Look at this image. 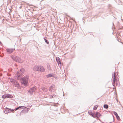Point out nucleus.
Here are the masks:
<instances>
[{"label": "nucleus", "instance_id": "nucleus-15", "mask_svg": "<svg viewBox=\"0 0 123 123\" xmlns=\"http://www.w3.org/2000/svg\"><path fill=\"white\" fill-rule=\"evenodd\" d=\"M16 56L15 55H12L11 56V57L13 60L15 61L16 59Z\"/></svg>", "mask_w": 123, "mask_h": 123}, {"label": "nucleus", "instance_id": "nucleus-18", "mask_svg": "<svg viewBox=\"0 0 123 123\" xmlns=\"http://www.w3.org/2000/svg\"><path fill=\"white\" fill-rule=\"evenodd\" d=\"M43 39L46 43L48 44H49V42L47 39H46L44 37L43 38Z\"/></svg>", "mask_w": 123, "mask_h": 123}, {"label": "nucleus", "instance_id": "nucleus-2", "mask_svg": "<svg viewBox=\"0 0 123 123\" xmlns=\"http://www.w3.org/2000/svg\"><path fill=\"white\" fill-rule=\"evenodd\" d=\"M20 80L22 84L24 85L25 87L28 85V80L27 79L26 80L25 78H21Z\"/></svg>", "mask_w": 123, "mask_h": 123}, {"label": "nucleus", "instance_id": "nucleus-12", "mask_svg": "<svg viewBox=\"0 0 123 123\" xmlns=\"http://www.w3.org/2000/svg\"><path fill=\"white\" fill-rule=\"evenodd\" d=\"M24 106H20L16 108L15 110L16 111L18 109H24Z\"/></svg>", "mask_w": 123, "mask_h": 123}, {"label": "nucleus", "instance_id": "nucleus-32", "mask_svg": "<svg viewBox=\"0 0 123 123\" xmlns=\"http://www.w3.org/2000/svg\"><path fill=\"white\" fill-rule=\"evenodd\" d=\"M64 95V93H63V95Z\"/></svg>", "mask_w": 123, "mask_h": 123}, {"label": "nucleus", "instance_id": "nucleus-11", "mask_svg": "<svg viewBox=\"0 0 123 123\" xmlns=\"http://www.w3.org/2000/svg\"><path fill=\"white\" fill-rule=\"evenodd\" d=\"M24 108L25 109V110H23L21 111V112H24V111H25V112H27L29 111V110L30 109L29 108H26V107H24Z\"/></svg>", "mask_w": 123, "mask_h": 123}, {"label": "nucleus", "instance_id": "nucleus-1", "mask_svg": "<svg viewBox=\"0 0 123 123\" xmlns=\"http://www.w3.org/2000/svg\"><path fill=\"white\" fill-rule=\"evenodd\" d=\"M33 70L35 71H40L41 72H44L45 71L43 67L42 66H35L34 67Z\"/></svg>", "mask_w": 123, "mask_h": 123}, {"label": "nucleus", "instance_id": "nucleus-17", "mask_svg": "<svg viewBox=\"0 0 123 123\" xmlns=\"http://www.w3.org/2000/svg\"><path fill=\"white\" fill-rule=\"evenodd\" d=\"M55 86L53 85H51L50 87L49 88V90L50 91H52V89H53V88Z\"/></svg>", "mask_w": 123, "mask_h": 123}, {"label": "nucleus", "instance_id": "nucleus-10", "mask_svg": "<svg viewBox=\"0 0 123 123\" xmlns=\"http://www.w3.org/2000/svg\"><path fill=\"white\" fill-rule=\"evenodd\" d=\"M56 62L58 64H61V60L59 57H56Z\"/></svg>", "mask_w": 123, "mask_h": 123}, {"label": "nucleus", "instance_id": "nucleus-16", "mask_svg": "<svg viewBox=\"0 0 123 123\" xmlns=\"http://www.w3.org/2000/svg\"><path fill=\"white\" fill-rule=\"evenodd\" d=\"M52 74H50L48 75H46V77L47 78H49L50 77H53V76Z\"/></svg>", "mask_w": 123, "mask_h": 123}, {"label": "nucleus", "instance_id": "nucleus-26", "mask_svg": "<svg viewBox=\"0 0 123 123\" xmlns=\"http://www.w3.org/2000/svg\"><path fill=\"white\" fill-rule=\"evenodd\" d=\"M20 75H17V79L19 80L20 79Z\"/></svg>", "mask_w": 123, "mask_h": 123}, {"label": "nucleus", "instance_id": "nucleus-6", "mask_svg": "<svg viewBox=\"0 0 123 123\" xmlns=\"http://www.w3.org/2000/svg\"><path fill=\"white\" fill-rule=\"evenodd\" d=\"M115 73H114L112 75V79L113 80H112V85L113 86H114L115 85Z\"/></svg>", "mask_w": 123, "mask_h": 123}, {"label": "nucleus", "instance_id": "nucleus-28", "mask_svg": "<svg viewBox=\"0 0 123 123\" xmlns=\"http://www.w3.org/2000/svg\"><path fill=\"white\" fill-rule=\"evenodd\" d=\"M113 113L115 115V116L117 115V113L115 111H114Z\"/></svg>", "mask_w": 123, "mask_h": 123}, {"label": "nucleus", "instance_id": "nucleus-25", "mask_svg": "<svg viewBox=\"0 0 123 123\" xmlns=\"http://www.w3.org/2000/svg\"><path fill=\"white\" fill-rule=\"evenodd\" d=\"M56 96L55 95H51L50 96V98H51L53 97H55Z\"/></svg>", "mask_w": 123, "mask_h": 123}, {"label": "nucleus", "instance_id": "nucleus-8", "mask_svg": "<svg viewBox=\"0 0 123 123\" xmlns=\"http://www.w3.org/2000/svg\"><path fill=\"white\" fill-rule=\"evenodd\" d=\"M95 118L97 117V118H99V117L101 116V114L98 112H96L94 113Z\"/></svg>", "mask_w": 123, "mask_h": 123}, {"label": "nucleus", "instance_id": "nucleus-9", "mask_svg": "<svg viewBox=\"0 0 123 123\" xmlns=\"http://www.w3.org/2000/svg\"><path fill=\"white\" fill-rule=\"evenodd\" d=\"M15 61L18 63H22L23 62V61H22L21 59L18 56H16V58Z\"/></svg>", "mask_w": 123, "mask_h": 123}, {"label": "nucleus", "instance_id": "nucleus-4", "mask_svg": "<svg viewBox=\"0 0 123 123\" xmlns=\"http://www.w3.org/2000/svg\"><path fill=\"white\" fill-rule=\"evenodd\" d=\"M14 110V109H11L6 108L4 111V113L5 114H6L8 113H10L11 112H13Z\"/></svg>", "mask_w": 123, "mask_h": 123}, {"label": "nucleus", "instance_id": "nucleus-22", "mask_svg": "<svg viewBox=\"0 0 123 123\" xmlns=\"http://www.w3.org/2000/svg\"><path fill=\"white\" fill-rule=\"evenodd\" d=\"M98 106V105H96L95 106H94L93 107V110H96L97 109V107Z\"/></svg>", "mask_w": 123, "mask_h": 123}, {"label": "nucleus", "instance_id": "nucleus-7", "mask_svg": "<svg viewBox=\"0 0 123 123\" xmlns=\"http://www.w3.org/2000/svg\"><path fill=\"white\" fill-rule=\"evenodd\" d=\"M13 84L15 87H17L19 89L20 88V86L19 84L16 81H14Z\"/></svg>", "mask_w": 123, "mask_h": 123}, {"label": "nucleus", "instance_id": "nucleus-21", "mask_svg": "<svg viewBox=\"0 0 123 123\" xmlns=\"http://www.w3.org/2000/svg\"><path fill=\"white\" fill-rule=\"evenodd\" d=\"M24 69L23 68H22L20 70V71L22 73H23L24 72Z\"/></svg>", "mask_w": 123, "mask_h": 123}, {"label": "nucleus", "instance_id": "nucleus-5", "mask_svg": "<svg viewBox=\"0 0 123 123\" xmlns=\"http://www.w3.org/2000/svg\"><path fill=\"white\" fill-rule=\"evenodd\" d=\"M15 49L12 48H7L6 49V51L8 54H10L13 52L14 50H15Z\"/></svg>", "mask_w": 123, "mask_h": 123}, {"label": "nucleus", "instance_id": "nucleus-13", "mask_svg": "<svg viewBox=\"0 0 123 123\" xmlns=\"http://www.w3.org/2000/svg\"><path fill=\"white\" fill-rule=\"evenodd\" d=\"M88 113L89 115H91L92 117H93L94 118H95V116L94 114H93L92 112V111H88Z\"/></svg>", "mask_w": 123, "mask_h": 123}, {"label": "nucleus", "instance_id": "nucleus-27", "mask_svg": "<svg viewBox=\"0 0 123 123\" xmlns=\"http://www.w3.org/2000/svg\"><path fill=\"white\" fill-rule=\"evenodd\" d=\"M117 119L118 120H119L120 119V117L119 116H118L117 117H116Z\"/></svg>", "mask_w": 123, "mask_h": 123}, {"label": "nucleus", "instance_id": "nucleus-3", "mask_svg": "<svg viewBox=\"0 0 123 123\" xmlns=\"http://www.w3.org/2000/svg\"><path fill=\"white\" fill-rule=\"evenodd\" d=\"M36 90V87L35 86L32 87L28 91V92H29L30 94L32 95L33 92H34Z\"/></svg>", "mask_w": 123, "mask_h": 123}, {"label": "nucleus", "instance_id": "nucleus-24", "mask_svg": "<svg viewBox=\"0 0 123 123\" xmlns=\"http://www.w3.org/2000/svg\"><path fill=\"white\" fill-rule=\"evenodd\" d=\"M1 98L4 99L6 98V94L5 95H2L1 97Z\"/></svg>", "mask_w": 123, "mask_h": 123}, {"label": "nucleus", "instance_id": "nucleus-29", "mask_svg": "<svg viewBox=\"0 0 123 123\" xmlns=\"http://www.w3.org/2000/svg\"><path fill=\"white\" fill-rule=\"evenodd\" d=\"M0 44L1 45L2 44V43L0 41Z\"/></svg>", "mask_w": 123, "mask_h": 123}, {"label": "nucleus", "instance_id": "nucleus-31", "mask_svg": "<svg viewBox=\"0 0 123 123\" xmlns=\"http://www.w3.org/2000/svg\"><path fill=\"white\" fill-rule=\"evenodd\" d=\"M4 20V19H3L2 20Z\"/></svg>", "mask_w": 123, "mask_h": 123}, {"label": "nucleus", "instance_id": "nucleus-19", "mask_svg": "<svg viewBox=\"0 0 123 123\" xmlns=\"http://www.w3.org/2000/svg\"><path fill=\"white\" fill-rule=\"evenodd\" d=\"M104 108L107 109L108 107V105L106 104H105L104 105Z\"/></svg>", "mask_w": 123, "mask_h": 123}, {"label": "nucleus", "instance_id": "nucleus-20", "mask_svg": "<svg viewBox=\"0 0 123 123\" xmlns=\"http://www.w3.org/2000/svg\"><path fill=\"white\" fill-rule=\"evenodd\" d=\"M10 80L11 82H13V83H14V81H16V80H14L12 78H10Z\"/></svg>", "mask_w": 123, "mask_h": 123}, {"label": "nucleus", "instance_id": "nucleus-23", "mask_svg": "<svg viewBox=\"0 0 123 123\" xmlns=\"http://www.w3.org/2000/svg\"><path fill=\"white\" fill-rule=\"evenodd\" d=\"M29 76H26L25 77H23V78H25L26 80H28V79L29 78Z\"/></svg>", "mask_w": 123, "mask_h": 123}, {"label": "nucleus", "instance_id": "nucleus-30", "mask_svg": "<svg viewBox=\"0 0 123 123\" xmlns=\"http://www.w3.org/2000/svg\"><path fill=\"white\" fill-rule=\"evenodd\" d=\"M118 116V114H117V115H116L115 116H116V117Z\"/></svg>", "mask_w": 123, "mask_h": 123}, {"label": "nucleus", "instance_id": "nucleus-14", "mask_svg": "<svg viewBox=\"0 0 123 123\" xmlns=\"http://www.w3.org/2000/svg\"><path fill=\"white\" fill-rule=\"evenodd\" d=\"M6 98H12L13 97L10 94H6Z\"/></svg>", "mask_w": 123, "mask_h": 123}]
</instances>
